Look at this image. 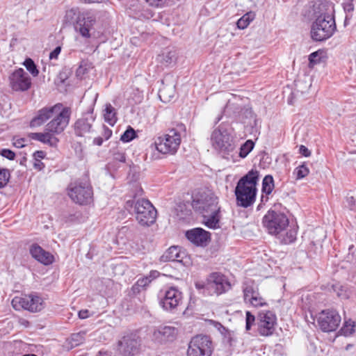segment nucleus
Instances as JSON below:
<instances>
[{"label":"nucleus","instance_id":"nucleus-7","mask_svg":"<svg viewBox=\"0 0 356 356\" xmlns=\"http://www.w3.org/2000/svg\"><path fill=\"white\" fill-rule=\"evenodd\" d=\"M192 207L200 213L221 209L218 197L211 191L199 192L193 196Z\"/></svg>","mask_w":356,"mask_h":356},{"label":"nucleus","instance_id":"nucleus-23","mask_svg":"<svg viewBox=\"0 0 356 356\" xmlns=\"http://www.w3.org/2000/svg\"><path fill=\"white\" fill-rule=\"evenodd\" d=\"M95 23V17L88 13L79 15L75 24L76 31L84 38H90V31Z\"/></svg>","mask_w":356,"mask_h":356},{"label":"nucleus","instance_id":"nucleus-6","mask_svg":"<svg viewBox=\"0 0 356 356\" xmlns=\"http://www.w3.org/2000/svg\"><path fill=\"white\" fill-rule=\"evenodd\" d=\"M289 218L282 212L270 209L262 218V225L271 235L281 234L289 226Z\"/></svg>","mask_w":356,"mask_h":356},{"label":"nucleus","instance_id":"nucleus-64","mask_svg":"<svg viewBox=\"0 0 356 356\" xmlns=\"http://www.w3.org/2000/svg\"><path fill=\"white\" fill-rule=\"evenodd\" d=\"M221 118H222V116H221V115H220V116H218V117L216 118V121H215V123H216V124H217V123H218V122L221 120Z\"/></svg>","mask_w":356,"mask_h":356},{"label":"nucleus","instance_id":"nucleus-37","mask_svg":"<svg viewBox=\"0 0 356 356\" xmlns=\"http://www.w3.org/2000/svg\"><path fill=\"white\" fill-rule=\"evenodd\" d=\"M104 133L102 136L96 137L93 140V144L97 146H101L104 140H108L111 136V130L108 127L104 125Z\"/></svg>","mask_w":356,"mask_h":356},{"label":"nucleus","instance_id":"nucleus-59","mask_svg":"<svg viewBox=\"0 0 356 356\" xmlns=\"http://www.w3.org/2000/svg\"><path fill=\"white\" fill-rule=\"evenodd\" d=\"M159 273L156 270H153V271H151L150 272V274H149V276H147L150 280L151 281L154 279H155L156 277H158Z\"/></svg>","mask_w":356,"mask_h":356},{"label":"nucleus","instance_id":"nucleus-63","mask_svg":"<svg viewBox=\"0 0 356 356\" xmlns=\"http://www.w3.org/2000/svg\"><path fill=\"white\" fill-rule=\"evenodd\" d=\"M112 119H113V126L114 124L117 121V118H115V113H114V108H113V117H112Z\"/></svg>","mask_w":356,"mask_h":356},{"label":"nucleus","instance_id":"nucleus-9","mask_svg":"<svg viewBox=\"0 0 356 356\" xmlns=\"http://www.w3.org/2000/svg\"><path fill=\"white\" fill-rule=\"evenodd\" d=\"M181 143L180 134L175 129H170L166 134L158 137L155 142L156 149L162 154H174Z\"/></svg>","mask_w":356,"mask_h":356},{"label":"nucleus","instance_id":"nucleus-46","mask_svg":"<svg viewBox=\"0 0 356 356\" xmlns=\"http://www.w3.org/2000/svg\"><path fill=\"white\" fill-rule=\"evenodd\" d=\"M103 112L105 122H108L109 124H111V105L110 104H107Z\"/></svg>","mask_w":356,"mask_h":356},{"label":"nucleus","instance_id":"nucleus-54","mask_svg":"<svg viewBox=\"0 0 356 356\" xmlns=\"http://www.w3.org/2000/svg\"><path fill=\"white\" fill-rule=\"evenodd\" d=\"M86 67L82 65H81L76 70V75L77 76L81 77L86 73Z\"/></svg>","mask_w":356,"mask_h":356},{"label":"nucleus","instance_id":"nucleus-58","mask_svg":"<svg viewBox=\"0 0 356 356\" xmlns=\"http://www.w3.org/2000/svg\"><path fill=\"white\" fill-rule=\"evenodd\" d=\"M346 202H348V206L350 209H353V207L355 206V199L353 196H350V197H348L346 198Z\"/></svg>","mask_w":356,"mask_h":356},{"label":"nucleus","instance_id":"nucleus-39","mask_svg":"<svg viewBox=\"0 0 356 356\" xmlns=\"http://www.w3.org/2000/svg\"><path fill=\"white\" fill-rule=\"evenodd\" d=\"M136 137L135 130L130 126L121 135L120 140L124 143H128L134 139Z\"/></svg>","mask_w":356,"mask_h":356},{"label":"nucleus","instance_id":"nucleus-12","mask_svg":"<svg viewBox=\"0 0 356 356\" xmlns=\"http://www.w3.org/2000/svg\"><path fill=\"white\" fill-rule=\"evenodd\" d=\"M11 304L16 310L24 309L31 312H40L44 307L42 298L33 293L22 297H15Z\"/></svg>","mask_w":356,"mask_h":356},{"label":"nucleus","instance_id":"nucleus-31","mask_svg":"<svg viewBox=\"0 0 356 356\" xmlns=\"http://www.w3.org/2000/svg\"><path fill=\"white\" fill-rule=\"evenodd\" d=\"M177 54L175 50L166 49L157 57V60L165 66H168L176 60Z\"/></svg>","mask_w":356,"mask_h":356},{"label":"nucleus","instance_id":"nucleus-11","mask_svg":"<svg viewBox=\"0 0 356 356\" xmlns=\"http://www.w3.org/2000/svg\"><path fill=\"white\" fill-rule=\"evenodd\" d=\"M243 301L245 305L254 307H264L267 305L265 299L261 296L259 286L255 282L248 279L242 283Z\"/></svg>","mask_w":356,"mask_h":356},{"label":"nucleus","instance_id":"nucleus-8","mask_svg":"<svg viewBox=\"0 0 356 356\" xmlns=\"http://www.w3.org/2000/svg\"><path fill=\"white\" fill-rule=\"evenodd\" d=\"M158 299L164 310L172 312L182 303L183 293L177 287H165L159 291Z\"/></svg>","mask_w":356,"mask_h":356},{"label":"nucleus","instance_id":"nucleus-53","mask_svg":"<svg viewBox=\"0 0 356 356\" xmlns=\"http://www.w3.org/2000/svg\"><path fill=\"white\" fill-rule=\"evenodd\" d=\"M299 152L302 156L306 157H308L311 155V152L305 145L300 146Z\"/></svg>","mask_w":356,"mask_h":356},{"label":"nucleus","instance_id":"nucleus-2","mask_svg":"<svg viewBox=\"0 0 356 356\" xmlns=\"http://www.w3.org/2000/svg\"><path fill=\"white\" fill-rule=\"evenodd\" d=\"M143 195L141 187L136 186V192L131 200L126 201L124 208L131 214H135L138 223L149 227L156 221L157 212L153 204L147 199L137 198Z\"/></svg>","mask_w":356,"mask_h":356},{"label":"nucleus","instance_id":"nucleus-44","mask_svg":"<svg viewBox=\"0 0 356 356\" xmlns=\"http://www.w3.org/2000/svg\"><path fill=\"white\" fill-rule=\"evenodd\" d=\"M83 335V333L80 332L72 334L70 337V343L72 346L76 347L82 343L84 340Z\"/></svg>","mask_w":356,"mask_h":356},{"label":"nucleus","instance_id":"nucleus-5","mask_svg":"<svg viewBox=\"0 0 356 356\" xmlns=\"http://www.w3.org/2000/svg\"><path fill=\"white\" fill-rule=\"evenodd\" d=\"M195 287L204 296H220L230 290L232 285L225 275L214 272L205 281L196 282Z\"/></svg>","mask_w":356,"mask_h":356},{"label":"nucleus","instance_id":"nucleus-38","mask_svg":"<svg viewBox=\"0 0 356 356\" xmlns=\"http://www.w3.org/2000/svg\"><path fill=\"white\" fill-rule=\"evenodd\" d=\"M254 146V143L251 140H248L245 143H244L241 148L239 152V156L241 158H245L248 156V154L252 151Z\"/></svg>","mask_w":356,"mask_h":356},{"label":"nucleus","instance_id":"nucleus-62","mask_svg":"<svg viewBox=\"0 0 356 356\" xmlns=\"http://www.w3.org/2000/svg\"><path fill=\"white\" fill-rule=\"evenodd\" d=\"M97 356H110V355L106 352L99 351Z\"/></svg>","mask_w":356,"mask_h":356},{"label":"nucleus","instance_id":"nucleus-51","mask_svg":"<svg viewBox=\"0 0 356 356\" xmlns=\"http://www.w3.org/2000/svg\"><path fill=\"white\" fill-rule=\"evenodd\" d=\"M25 141L26 140L24 138H13V145L17 148H22L25 146Z\"/></svg>","mask_w":356,"mask_h":356},{"label":"nucleus","instance_id":"nucleus-13","mask_svg":"<svg viewBox=\"0 0 356 356\" xmlns=\"http://www.w3.org/2000/svg\"><path fill=\"white\" fill-rule=\"evenodd\" d=\"M213 352L212 341L207 335H197L191 340L187 356H211Z\"/></svg>","mask_w":356,"mask_h":356},{"label":"nucleus","instance_id":"nucleus-20","mask_svg":"<svg viewBox=\"0 0 356 356\" xmlns=\"http://www.w3.org/2000/svg\"><path fill=\"white\" fill-rule=\"evenodd\" d=\"M119 350L124 356H134L138 353L139 343L135 335L127 334L118 343Z\"/></svg>","mask_w":356,"mask_h":356},{"label":"nucleus","instance_id":"nucleus-29","mask_svg":"<svg viewBox=\"0 0 356 356\" xmlns=\"http://www.w3.org/2000/svg\"><path fill=\"white\" fill-rule=\"evenodd\" d=\"M184 252H181L178 246H171L162 255L161 260L164 262L167 261H178L181 262L183 259Z\"/></svg>","mask_w":356,"mask_h":356},{"label":"nucleus","instance_id":"nucleus-34","mask_svg":"<svg viewBox=\"0 0 356 356\" xmlns=\"http://www.w3.org/2000/svg\"><path fill=\"white\" fill-rule=\"evenodd\" d=\"M254 18L255 13L254 12L250 11L245 13L237 21V27L239 29H245Z\"/></svg>","mask_w":356,"mask_h":356},{"label":"nucleus","instance_id":"nucleus-19","mask_svg":"<svg viewBox=\"0 0 356 356\" xmlns=\"http://www.w3.org/2000/svg\"><path fill=\"white\" fill-rule=\"evenodd\" d=\"M186 238L196 246L205 247L211 241L210 232L201 227H196L186 231Z\"/></svg>","mask_w":356,"mask_h":356},{"label":"nucleus","instance_id":"nucleus-1","mask_svg":"<svg viewBox=\"0 0 356 356\" xmlns=\"http://www.w3.org/2000/svg\"><path fill=\"white\" fill-rule=\"evenodd\" d=\"M334 5L323 0L315 2L312 6V16L314 21L311 26V37L316 42L330 38L337 31Z\"/></svg>","mask_w":356,"mask_h":356},{"label":"nucleus","instance_id":"nucleus-55","mask_svg":"<svg viewBox=\"0 0 356 356\" xmlns=\"http://www.w3.org/2000/svg\"><path fill=\"white\" fill-rule=\"evenodd\" d=\"M46 154L43 151H36L33 154V158L35 160H41L44 158Z\"/></svg>","mask_w":356,"mask_h":356},{"label":"nucleus","instance_id":"nucleus-17","mask_svg":"<svg viewBox=\"0 0 356 356\" xmlns=\"http://www.w3.org/2000/svg\"><path fill=\"white\" fill-rule=\"evenodd\" d=\"M9 80L10 87L15 91H26L31 86L30 76L22 68L15 70L9 76Z\"/></svg>","mask_w":356,"mask_h":356},{"label":"nucleus","instance_id":"nucleus-35","mask_svg":"<svg viewBox=\"0 0 356 356\" xmlns=\"http://www.w3.org/2000/svg\"><path fill=\"white\" fill-rule=\"evenodd\" d=\"M355 323L350 319L346 321L339 331V334L345 337L350 336L355 332Z\"/></svg>","mask_w":356,"mask_h":356},{"label":"nucleus","instance_id":"nucleus-18","mask_svg":"<svg viewBox=\"0 0 356 356\" xmlns=\"http://www.w3.org/2000/svg\"><path fill=\"white\" fill-rule=\"evenodd\" d=\"M139 237V234L137 230L135 229H131L128 227H122L118 232L116 236L115 243L118 245H127L129 244L131 248H135L136 250H140L141 248H143V245H138L136 244V247H134V241L137 240Z\"/></svg>","mask_w":356,"mask_h":356},{"label":"nucleus","instance_id":"nucleus-57","mask_svg":"<svg viewBox=\"0 0 356 356\" xmlns=\"http://www.w3.org/2000/svg\"><path fill=\"white\" fill-rule=\"evenodd\" d=\"M33 165L34 168L38 170H42L44 167V165L42 162H41V160H35Z\"/></svg>","mask_w":356,"mask_h":356},{"label":"nucleus","instance_id":"nucleus-3","mask_svg":"<svg viewBox=\"0 0 356 356\" xmlns=\"http://www.w3.org/2000/svg\"><path fill=\"white\" fill-rule=\"evenodd\" d=\"M259 173L257 170H250L239 179L235 188L237 204L244 208L251 206L255 201Z\"/></svg>","mask_w":356,"mask_h":356},{"label":"nucleus","instance_id":"nucleus-61","mask_svg":"<svg viewBox=\"0 0 356 356\" xmlns=\"http://www.w3.org/2000/svg\"><path fill=\"white\" fill-rule=\"evenodd\" d=\"M104 0H83V1L85 3H100L102 1H103Z\"/></svg>","mask_w":356,"mask_h":356},{"label":"nucleus","instance_id":"nucleus-14","mask_svg":"<svg viewBox=\"0 0 356 356\" xmlns=\"http://www.w3.org/2000/svg\"><path fill=\"white\" fill-rule=\"evenodd\" d=\"M70 110L63 107L52 118V120L46 125L45 130L49 131L53 136L62 133L69 124Z\"/></svg>","mask_w":356,"mask_h":356},{"label":"nucleus","instance_id":"nucleus-36","mask_svg":"<svg viewBox=\"0 0 356 356\" xmlns=\"http://www.w3.org/2000/svg\"><path fill=\"white\" fill-rule=\"evenodd\" d=\"M354 0H343L342 6L346 13V16L344 21L346 25L348 20L352 17V13L354 11L355 7L353 4Z\"/></svg>","mask_w":356,"mask_h":356},{"label":"nucleus","instance_id":"nucleus-32","mask_svg":"<svg viewBox=\"0 0 356 356\" xmlns=\"http://www.w3.org/2000/svg\"><path fill=\"white\" fill-rule=\"evenodd\" d=\"M150 282L151 280L148 277H144L138 279L131 286L129 294L131 296H136L144 292Z\"/></svg>","mask_w":356,"mask_h":356},{"label":"nucleus","instance_id":"nucleus-15","mask_svg":"<svg viewBox=\"0 0 356 356\" xmlns=\"http://www.w3.org/2000/svg\"><path fill=\"white\" fill-rule=\"evenodd\" d=\"M341 321V316L336 310L325 309L319 314L318 323L323 332H330L338 328Z\"/></svg>","mask_w":356,"mask_h":356},{"label":"nucleus","instance_id":"nucleus-16","mask_svg":"<svg viewBox=\"0 0 356 356\" xmlns=\"http://www.w3.org/2000/svg\"><path fill=\"white\" fill-rule=\"evenodd\" d=\"M257 330L260 335L268 337L273 334L277 323L276 315L270 311L261 312L257 316Z\"/></svg>","mask_w":356,"mask_h":356},{"label":"nucleus","instance_id":"nucleus-45","mask_svg":"<svg viewBox=\"0 0 356 356\" xmlns=\"http://www.w3.org/2000/svg\"><path fill=\"white\" fill-rule=\"evenodd\" d=\"M246 317H245V330L247 331L250 330L254 323L255 317L254 315L251 314L250 312H246Z\"/></svg>","mask_w":356,"mask_h":356},{"label":"nucleus","instance_id":"nucleus-24","mask_svg":"<svg viewBox=\"0 0 356 356\" xmlns=\"http://www.w3.org/2000/svg\"><path fill=\"white\" fill-rule=\"evenodd\" d=\"M94 120L92 111L86 113L81 118L77 120L74 125L76 135L82 136L85 134L89 133Z\"/></svg>","mask_w":356,"mask_h":356},{"label":"nucleus","instance_id":"nucleus-22","mask_svg":"<svg viewBox=\"0 0 356 356\" xmlns=\"http://www.w3.org/2000/svg\"><path fill=\"white\" fill-rule=\"evenodd\" d=\"M177 335V330L170 326L160 327L154 330L152 340L156 343H165L172 341Z\"/></svg>","mask_w":356,"mask_h":356},{"label":"nucleus","instance_id":"nucleus-48","mask_svg":"<svg viewBox=\"0 0 356 356\" xmlns=\"http://www.w3.org/2000/svg\"><path fill=\"white\" fill-rule=\"evenodd\" d=\"M149 6L152 7H162L167 0H144Z\"/></svg>","mask_w":356,"mask_h":356},{"label":"nucleus","instance_id":"nucleus-27","mask_svg":"<svg viewBox=\"0 0 356 356\" xmlns=\"http://www.w3.org/2000/svg\"><path fill=\"white\" fill-rule=\"evenodd\" d=\"M221 209L213 210L207 213H202L204 225L209 229H218L220 227V221L221 219Z\"/></svg>","mask_w":356,"mask_h":356},{"label":"nucleus","instance_id":"nucleus-30","mask_svg":"<svg viewBox=\"0 0 356 356\" xmlns=\"http://www.w3.org/2000/svg\"><path fill=\"white\" fill-rule=\"evenodd\" d=\"M175 95V88L173 85H163L159 90V97L164 103L170 102L174 98Z\"/></svg>","mask_w":356,"mask_h":356},{"label":"nucleus","instance_id":"nucleus-28","mask_svg":"<svg viewBox=\"0 0 356 356\" xmlns=\"http://www.w3.org/2000/svg\"><path fill=\"white\" fill-rule=\"evenodd\" d=\"M29 136L31 139L47 144L51 147L56 146L58 143V139L47 130L44 133H31Z\"/></svg>","mask_w":356,"mask_h":356},{"label":"nucleus","instance_id":"nucleus-50","mask_svg":"<svg viewBox=\"0 0 356 356\" xmlns=\"http://www.w3.org/2000/svg\"><path fill=\"white\" fill-rule=\"evenodd\" d=\"M115 161L124 163L125 162V156L122 153H115L113 154V166L114 165V162Z\"/></svg>","mask_w":356,"mask_h":356},{"label":"nucleus","instance_id":"nucleus-52","mask_svg":"<svg viewBox=\"0 0 356 356\" xmlns=\"http://www.w3.org/2000/svg\"><path fill=\"white\" fill-rule=\"evenodd\" d=\"M61 47H56L49 54V58L51 60L52 59H56L58 58V56L60 53Z\"/></svg>","mask_w":356,"mask_h":356},{"label":"nucleus","instance_id":"nucleus-40","mask_svg":"<svg viewBox=\"0 0 356 356\" xmlns=\"http://www.w3.org/2000/svg\"><path fill=\"white\" fill-rule=\"evenodd\" d=\"M24 65L33 76H37L38 75L39 71L37 69L36 65L31 58H26L24 62Z\"/></svg>","mask_w":356,"mask_h":356},{"label":"nucleus","instance_id":"nucleus-60","mask_svg":"<svg viewBox=\"0 0 356 356\" xmlns=\"http://www.w3.org/2000/svg\"><path fill=\"white\" fill-rule=\"evenodd\" d=\"M268 195H266L264 193H262L261 197V204H265L266 202H267L268 201V200H269Z\"/></svg>","mask_w":356,"mask_h":356},{"label":"nucleus","instance_id":"nucleus-42","mask_svg":"<svg viewBox=\"0 0 356 356\" xmlns=\"http://www.w3.org/2000/svg\"><path fill=\"white\" fill-rule=\"evenodd\" d=\"M297 232L295 229H289L282 239V242L285 244H289L294 242L296 239Z\"/></svg>","mask_w":356,"mask_h":356},{"label":"nucleus","instance_id":"nucleus-25","mask_svg":"<svg viewBox=\"0 0 356 356\" xmlns=\"http://www.w3.org/2000/svg\"><path fill=\"white\" fill-rule=\"evenodd\" d=\"M30 253L34 259L44 265H49L54 261V256L38 244L31 246Z\"/></svg>","mask_w":356,"mask_h":356},{"label":"nucleus","instance_id":"nucleus-49","mask_svg":"<svg viewBox=\"0 0 356 356\" xmlns=\"http://www.w3.org/2000/svg\"><path fill=\"white\" fill-rule=\"evenodd\" d=\"M1 154L3 157H5L9 160H13L15 156V152L8 149H3L1 152Z\"/></svg>","mask_w":356,"mask_h":356},{"label":"nucleus","instance_id":"nucleus-26","mask_svg":"<svg viewBox=\"0 0 356 356\" xmlns=\"http://www.w3.org/2000/svg\"><path fill=\"white\" fill-rule=\"evenodd\" d=\"M243 124L246 129L252 134H256L259 132L258 119L253 111L245 109L243 112Z\"/></svg>","mask_w":356,"mask_h":356},{"label":"nucleus","instance_id":"nucleus-43","mask_svg":"<svg viewBox=\"0 0 356 356\" xmlns=\"http://www.w3.org/2000/svg\"><path fill=\"white\" fill-rule=\"evenodd\" d=\"M10 179L8 170L0 168V188L5 186Z\"/></svg>","mask_w":356,"mask_h":356},{"label":"nucleus","instance_id":"nucleus-21","mask_svg":"<svg viewBox=\"0 0 356 356\" xmlns=\"http://www.w3.org/2000/svg\"><path fill=\"white\" fill-rule=\"evenodd\" d=\"M62 104H56L53 106L44 107L38 111L35 118L31 121V127H38L43 124L48 120L52 118L59 109L62 108Z\"/></svg>","mask_w":356,"mask_h":356},{"label":"nucleus","instance_id":"nucleus-33","mask_svg":"<svg viewBox=\"0 0 356 356\" xmlns=\"http://www.w3.org/2000/svg\"><path fill=\"white\" fill-rule=\"evenodd\" d=\"M275 187L274 179L272 175H267L262 181L261 192L266 195H270Z\"/></svg>","mask_w":356,"mask_h":356},{"label":"nucleus","instance_id":"nucleus-10","mask_svg":"<svg viewBox=\"0 0 356 356\" xmlns=\"http://www.w3.org/2000/svg\"><path fill=\"white\" fill-rule=\"evenodd\" d=\"M68 195L72 200L80 205L90 204L93 201V191L87 182H75L69 186Z\"/></svg>","mask_w":356,"mask_h":356},{"label":"nucleus","instance_id":"nucleus-4","mask_svg":"<svg viewBox=\"0 0 356 356\" xmlns=\"http://www.w3.org/2000/svg\"><path fill=\"white\" fill-rule=\"evenodd\" d=\"M212 147L219 153L228 155L236 147L233 129L228 124L222 123L216 128L211 135Z\"/></svg>","mask_w":356,"mask_h":356},{"label":"nucleus","instance_id":"nucleus-56","mask_svg":"<svg viewBox=\"0 0 356 356\" xmlns=\"http://www.w3.org/2000/svg\"><path fill=\"white\" fill-rule=\"evenodd\" d=\"M89 311L88 309H83L79 312V317L81 319L87 318L89 316Z\"/></svg>","mask_w":356,"mask_h":356},{"label":"nucleus","instance_id":"nucleus-41","mask_svg":"<svg viewBox=\"0 0 356 356\" xmlns=\"http://www.w3.org/2000/svg\"><path fill=\"white\" fill-rule=\"evenodd\" d=\"M309 172V168L305 164H302L298 166L294 170V174L296 175L298 179H301L308 175Z\"/></svg>","mask_w":356,"mask_h":356},{"label":"nucleus","instance_id":"nucleus-47","mask_svg":"<svg viewBox=\"0 0 356 356\" xmlns=\"http://www.w3.org/2000/svg\"><path fill=\"white\" fill-rule=\"evenodd\" d=\"M319 54H322V52L317 51H314V52L312 53L309 55V64L316 65V64L320 63L321 58L318 56Z\"/></svg>","mask_w":356,"mask_h":356}]
</instances>
